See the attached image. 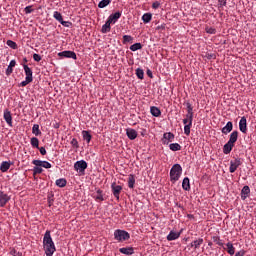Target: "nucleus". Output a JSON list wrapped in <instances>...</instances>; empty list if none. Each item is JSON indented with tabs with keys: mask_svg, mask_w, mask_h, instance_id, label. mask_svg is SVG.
Here are the masks:
<instances>
[{
	"mask_svg": "<svg viewBox=\"0 0 256 256\" xmlns=\"http://www.w3.org/2000/svg\"><path fill=\"white\" fill-rule=\"evenodd\" d=\"M44 251L46 256H53L55 253V243L53 242V238H51V231H46L43 238Z\"/></svg>",
	"mask_w": 256,
	"mask_h": 256,
	"instance_id": "obj_1",
	"label": "nucleus"
},
{
	"mask_svg": "<svg viewBox=\"0 0 256 256\" xmlns=\"http://www.w3.org/2000/svg\"><path fill=\"white\" fill-rule=\"evenodd\" d=\"M183 174V168L179 164H174L170 170V180L177 183Z\"/></svg>",
	"mask_w": 256,
	"mask_h": 256,
	"instance_id": "obj_2",
	"label": "nucleus"
},
{
	"mask_svg": "<svg viewBox=\"0 0 256 256\" xmlns=\"http://www.w3.org/2000/svg\"><path fill=\"white\" fill-rule=\"evenodd\" d=\"M114 239L119 241V243H123V241H128V239H131V235L125 230L118 229L114 231Z\"/></svg>",
	"mask_w": 256,
	"mask_h": 256,
	"instance_id": "obj_3",
	"label": "nucleus"
},
{
	"mask_svg": "<svg viewBox=\"0 0 256 256\" xmlns=\"http://www.w3.org/2000/svg\"><path fill=\"white\" fill-rule=\"evenodd\" d=\"M24 71H25V81H22L20 83L21 87H27V85H29V83H31L33 81V70H31V68H29L28 65H24Z\"/></svg>",
	"mask_w": 256,
	"mask_h": 256,
	"instance_id": "obj_4",
	"label": "nucleus"
},
{
	"mask_svg": "<svg viewBox=\"0 0 256 256\" xmlns=\"http://www.w3.org/2000/svg\"><path fill=\"white\" fill-rule=\"evenodd\" d=\"M75 171H78V173H85V169H87V162L85 160L77 161L74 164Z\"/></svg>",
	"mask_w": 256,
	"mask_h": 256,
	"instance_id": "obj_5",
	"label": "nucleus"
},
{
	"mask_svg": "<svg viewBox=\"0 0 256 256\" xmlns=\"http://www.w3.org/2000/svg\"><path fill=\"white\" fill-rule=\"evenodd\" d=\"M175 141V134L171 132H166L163 134L162 143L163 145H169V143H173Z\"/></svg>",
	"mask_w": 256,
	"mask_h": 256,
	"instance_id": "obj_6",
	"label": "nucleus"
},
{
	"mask_svg": "<svg viewBox=\"0 0 256 256\" xmlns=\"http://www.w3.org/2000/svg\"><path fill=\"white\" fill-rule=\"evenodd\" d=\"M59 57H65L66 59L77 60V54L74 51H62L58 53Z\"/></svg>",
	"mask_w": 256,
	"mask_h": 256,
	"instance_id": "obj_7",
	"label": "nucleus"
},
{
	"mask_svg": "<svg viewBox=\"0 0 256 256\" xmlns=\"http://www.w3.org/2000/svg\"><path fill=\"white\" fill-rule=\"evenodd\" d=\"M241 165V159L237 158L235 160L230 161V173H235L237 171V168Z\"/></svg>",
	"mask_w": 256,
	"mask_h": 256,
	"instance_id": "obj_8",
	"label": "nucleus"
},
{
	"mask_svg": "<svg viewBox=\"0 0 256 256\" xmlns=\"http://www.w3.org/2000/svg\"><path fill=\"white\" fill-rule=\"evenodd\" d=\"M33 165H36V167H44V169H51V163L48 161H41V160H33Z\"/></svg>",
	"mask_w": 256,
	"mask_h": 256,
	"instance_id": "obj_9",
	"label": "nucleus"
},
{
	"mask_svg": "<svg viewBox=\"0 0 256 256\" xmlns=\"http://www.w3.org/2000/svg\"><path fill=\"white\" fill-rule=\"evenodd\" d=\"M10 200L11 197H9V195L5 194L3 191H0V207H5Z\"/></svg>",
	"mask_w": 256,
	"mask_h": 256,
	"instance_id": "obj_10",
	"label": "nucleus"
},
{
	"mask_svg": "<svg viewBox=\"0 0 256 256\" xmlns=\"http://www.w3.org/2000/svg\"><path fill=\"white\" fill-rule=\"evenodd\" d=\"M10 200L11 197H9V195L5 194L3 191H0V207H5Z\"/></svg>",
	"mask_w": 256,
	"mask_h": 256,
	"instance_id": "obj_11",
	"label": "nucleus"
},
{
	"mask_svg": "<svg viewBox=\"0 0 256 256\" xmlns=\"http://www.w3.org/2000/svg\"><path fill=\"white\" fill-rule=\"evenodd\" d=\"M10 200L11 197H9V195L5 194L3 191H0V207H5Z\"/></svg>",
	"mask_w": 256,
	"mask_h": 256,
	"instance_id": "obj_12",
	"label": "nucleus"
},
{
	"mask_svg": "<svg viewBox=\"0 0 256 256\" xmlns=\"http://www.w3.org/2000/svg\"><path fill=\"white\" fill-rule=\"evenodd\" d=\"M111 187H112L114 197L119 200V195H120L121 191L123 190V187H121L120 185H117L115 183H113L111 185Z\"/></svg>",
	"mask_w": 256,
	"mask_h": 256,
	"instance_id": "obj_13",
	"label": "nucleus"
},
{
	"mask_svg": "<svg viewBox=\"0 0 256 256\" xmlns=\"http://www.w3.org/2000/svg\"><path fill=\"white\" fill-rule=\"evenodd\" d=\"M239 129L241 133H247V118L243 116L239 121Z\"/></svg>",
	"mask_w": 256,
	"mask_h": 256,
	"instance_id": "obj_14",
	"label": "nucleus"
},
{
	"mask_svg": "<svg viewBox=\"0 0 256 256\" xmlns=\"http://www.w3.org/2000/svg\"><path fill=\"white\" fill-rule=\"evenodd\" d=\"M4 119L9 127H13V117L11 116V112L9 110L4 111Z\"/></svg>",
	"mask_w": 256,
	"mask_h": 256,
	"instance_id": "obj_15",
	"label": "nucleus"
},
{
	"mask_svg": "<svg viewBox=\"0 0 256 256\" xmlns=\"http://www.w3.org/2000/svg\"><path fill=\"white\" fill-rule=\"evenodd\" d=\"M126 135H127L128 139L133 141V140L137 139V130H135L133 128H128V129H126Z\"/></svg>",
	"mask_w": 256,
	"mask_h": 256,
	"instance_id": "obj_16",
	"label": "nucleus"
},
{
	"mask_svg": "<svg viewBox=\"0 0 256 256\" xmlns=\"http://www.w3.org/2000/svg\"><path fill=\"white\" fill-rule=\"evenodd\" d=\"M233 131V122L229 121L227 124L222 128V133L224 135H229Z\"/></svg>",
	"mask_w": 256,
	"mask_h": 256,
	"instance_id": "obj_17",
	"label": "nucleus"
},
{
	"mask_svg": "<svg viewBox=\"0 0 256 256\" xmlns=\"http://www.w3.org/2000/svg\"><path fill=\"white\" fill-rule=\"evenodd\" d=\"M250 193H251V189L249 188V186H244L241 190L242 201H245V199H247V197H249Z\"/></svg>",
	"mask_w": 256,
	"mask_h": 256,
	"instance_id": "obj_18",
	"label": "nucleus"
},
{
	"mask_svg": "<svg viewBox=\"0 0 256 256\" xmlns=\"http://www.w3.org/2000/svg\"><path fill=\"white\" fill-rule=\"evenodd\" d=\"M233 147H235V144H232L230 142H227L223 147V153L224 155H229L231 151H233Z\"/></svg>",
	"mask_w": 256,
	"mask_h": 256,
	"instance_id": "obj_19",
	"label": "nucleus"
},
{
	"mask_svg": "<svg viewBox=\"0 0 256 256\" xmlns=\"http://www.w3.org/2000/svg\"><path fill=\"white\" fill-rule=\"evenodd\" d=\"M181 237V233L170 231V233L167 236V241H175L176 239H179Z\"/></svg>",
	"mask_w": 256,
	"mask_h": 256,
	"instance_id": "obj_20",
	"label": "nucleus"
},
{
	"mask_svg": "<svg viewBox=\"0 0 256 256\" xmlns=\"http://www.w3.org/2000/svg\"><path fill=\"white\" fill-rule=\"evenodd\" d=\"M237 139H239V132L233 131L230 134V138H229L228 143H232V145H235V143H237Z\"/></svg>",
	"mask_w": 256,
	"mask_h": 256,
	"instance_id": "obj_21",
	"label": "nucleus"
},
{
	"mask_svg": "<svg viewBox=\"0 0 256 256\" xmlns=\"http://www.w3.org/2000/svg\"><path fill=\"white\" fill-rule=\"evenodd\" d=\"M182 188L184 191H190L191 190V182L189 181V177H185L182 181Z\"/></svg>",
	"mask_w": 256,
	"mask_h": 256,
	"instance_id": "obj_22",
	"label": "nucleus"
},
{
	"mask_svg": "<svg viewBox=\"0 0 256 256\" xmlns=\"http://www.w3.org/2000/svg\"><path fill=\"white\" fill-rule=\"evenodd\" d=\"M203 245V238H199L191 242L190 247H194V249H199Z\"/></svg>",
	"mask_w": 256,
	"mask_h": 256,
	"instance_id": "obj_23",
	"label": "nucleus"
},
{
	"mask_svg": "<svg viewBox=\"0 0 256 256\" xmlns=\"http://www.w3.org/2000/svg\"><path fill=\"white\" fill-rule=\"evenodd\" d=\"M150 113L153 115V117H160L161 116V110L158 107L152 106L150 108Z\"/></svg>",
	"mask_w": 256,
	"mask_h": 256,
	"instance_id": "obj_24",
	"label": "nucleus"
},
{
	"mask_svg": "<svg viewBox=\"0 0 256 256\" xmlns=\"http://www.w3.org/2000/svg\"><path fill=\"white\" fill-rule=\"evenodd\" d=\"M119 251L123 255H133V253H134L133 247L120 248Z\"/></svg>",
	"mask_w": 256,
	"mask_h": 256,
	"instance_id": "obj_25",
	"label": "nucleus"
},
{
	"mask_svg": "<svg viewBox=\"0 0 256 256\" xmlns=\"http://www.w3.org/2000/svg\"><path fill=\"white\" fill-rule=\"evenodd\" d=\"M11 167V163L4 161L1 163L0 170L2 173H6V171H9V168Z\"/></svg>",
	"mask_w": 256,
	"mask_h": 256,
	"instance_id": "obj_26",
	"label": "nucleus"
},
{
	"mask_svg": "<svg viewBox=\"0 0 256 256\" xmlns=\"http://www.w3.org/2000/svg\"><path fill=\"white\" fill-rule=\"evenodd\" d=\"M82 137L84 141H87V143H91L92 136H91V133H89V131L87 130L82 131Z\"/></svg>",
	"mask_w": 256,
	"mask_h": 256,
	"instance_id": "obj_27",
	"label": "nucleus"
},
{
	"mask_svg": "<svg viewBox=\"0 0 256 256\" xmlns=\"http://www.w3.org/2000/svg\"><path fill=\"white\" fill-rule=\"evenodd\" d=\"M151 19H153V14L151 13H145L142 16L143 23H151Z\"/></svg>",
	"mask_w": 256,
	"mask_h": 256,
	"instance_id": "obj_28",
	"label": "nucleus"
},
{
	"mask_svg": "<svg viewBox=\"0 0 256 256\" xmlns=\"http://www.w3.org/2000/svg\"><path fill=\"white\" fill-rule=\"evenodd\" d=\"M32 133L33 135H35L36 137H39V135H41V130H39V124H34L32 127Z\"/></svg>",
	"mask_w": 256,
	"mask_h": 256,
	"instance_id": "obj_29",
	"label": "nucleus"
},
{
	"mask_svg": "<svg viewBox=\"0 0 256 256\" xmlns=\"http://www.w3.org/2000/svg\"><path fill=\"white\" fill-rule=\"evenodd\" d=\"M191 127H193V122H189L184 126L185 135H191Z\"/></svg>",
	"mask_w": 256,
	"mask_h": 256,
	"instance_id": "obj_30",
	"label": "nucleus"
},
{
	"mask_svg": "<svg viewBox=\"0 0 256 256\" xmlns=\"http://www.w3.org/2000/svg\"><path fill=\"white\" fill-rule=\"evenodd\" d=\"M170 151H181V145L179 143H172L169 145Z\"/></svg>",
	"mask_w": 256,
	"mask_h": 256,
	"instance_id": "obj_31",
	"label": "nucleus"
},
{
	"mask_svg": "<svg viewBox=\"0 0 256 256\" xmlns=\"http://www.w3.org/2000/svg\"><path fill=\"white\" fill-rule=\"evenodd\" d=\"M128 187L130 189H133V187H135V176L130 175L128 178Z\"/></svg>",
	"mask_w": 256,
	"mask_h": 256,
	"instance_id": "obj_32",
	"label": "nucleus"
},
{
	"mask_svg": "<svg viewBox=\"0 0 256 256\" xmlns=\"http://www.w3.org/2000/svg\"><path fill=\"white\" fill-rule=\"evenodd\" d=\"M226 247L228 249L229 255H235V247H233V244L231 242H228L226 244Z\"/></svg>",
	"mask_w": 256,
	"mask_h": 256,
	"instance_id": "obj_33",
	"label": "nucleus"
},
{
	"mask_svg": "<svg viewBox=\"0 0 256 256\" xmlns=\"http://www.w3.org/2000/svg\"><path fill=\"white\" fill-rule=\"evenodd\" d=\"M111 3V0H102L99 2L98 7L99 9H105V7H107V5H109Z\"/></svg>",
	"mask_w": 256,
	"mask_h": 256,
	"instance_id": "obj_34",
	"label": "nucleus"
},
{
	"mask_svg": "<svg viewBox=\"0 0 256 256\" xmlns=\"http://www.w3.org/2000/svg\"><path fill=\"white\" fill-rule=\"evenodd\" d=\"M136 77H138V79H144L145 72L143 71V69L141 68L136 69Z\"/></svg>",
	"mask_w": 256,
	"mask_h": 256,
	"instance_id": "obj_35",
	"label": "nucleus"
},
{
	"mask_svg": "<svg viewBox=\"0 0 256 256\" xmlns=\"http://www.w3.org/2000/svg\"><path fill=\"white\" fill-rule=\"evenodd\" d=\"M30 143H31L32 147L39 149V139L37 137L31 138Z\"/></svg>",
	"mask_w": 256,
	"mask_h": 256,
	"instance_id": "obj_36",
	"label": "nucleus"
},
{
	"mask_svg": "<svg viewBox=\"0 0 256 256\" xmlns=\"http://www.w3.org/2000/svg\"><path fill=\"white\" fill-rule=\"evenodd\" d=\"M56 185L57 187H65L67 185V180H65L64 178H60L56 180Z\"/></svg>",
	"mask_w": 256,
	"mask_h": 256,
	"instance_id": "obj_37",
	"label": "nucleus"
},
{
	"mask_svg": "<svg viewBox=\"0 0 256 256\" xmlns=\"http://www.w3.org/2000/svg\"><path fill=\"white\" fill-rule=\"evenodd\" d=\"M53 17L56 19V21H59V23L63 21V15H61V13L58 11L54 12Z\"/></svg>",
	"mask_w": 256,
	"mask_h": 256,
	"instance_id": "obj_38",
	"label": "nucleus"
},
{
	"mask_svg": "<svg viewBox=\"0 0 256 256\" xmlns=\"http://www.w3.org/2000/svg\"><path fill=\"white\" fill-rule=\"evenodd\" d=\"M142 48L143 46L141 45V43H135L130 46V51H139V49H142Z\"/></svg>",
	"mask_w": 256,
	"mask_h": 256,
	"instance_id": "obj_39",
	"label": "nucleus"
},
{
	"mask_svg": "<svg viewBox=\"0 0 256 256\" xmlns=\"http://www.w3.org/2000/svg\"><path fill=\"white\" fill-rule=\"evenodd\" d=\"M42 166H37L35 165L33 168V173L34 175H41V173H43V168H41Z\"/></svg>",
	"mask_w": 256,
	"mask_h": 256,
	"instance_id": "obj_40",
	"label": "nucleus"
},
{
	"mask_svg": "<svg viewBox=\"0 0 256 256\" xmlns=\"http://www.w3.org/2000/svg\"><path fill=\"white\" fill-rule=\"evenodd\" d=\"M110 17L112 18V21H114V23H117V20L121 19V12L111 14Z\"/></svg>",
	"mask_w": 256,
	"mask_h": 256,
	"instance_id": "obj_41",
	"label": "nucleus"
},
{
	"mask_svg": "<svg viewBox=\"0 0 256 256\" xmlns=\"http://www.w3.org/2000/svg\"><path fill=\"white\" fill-rule=\"evenodd\" d=\"M109 31H111V25L107 24V22L102 26V33H109Z\"/></svg>",
	"mask_w": 256,
	"mask_h": 256,
	"instance_id": "obj_42",
	"label": "nucleus"
},
{
	"mask_svg": "<svg viewBox=\"0 0 256 256\" xmlns=\"http://www.w3.org/2000/svg\"><path fill=\"white\" fill-rule=\"evenodd\" d=\"M206 33L209 35H215L217 33V30L213 27H206L205 28Z\"/></svg>",
	"mask_w": 256,
	"mask_h": 256,
	"instance_id": "obj_43",
	"label": "nucleus"
},
{
	"mask_svg": "<svg viewBox=\"0 0 256 256\" xmlns=\"http://www.w3.org/2000/svg\"><path fill=\"white\" fill-rule=\"evenodd\" d=\"M123 43H133V37L130 35H124L123 36Z\"/></svg>",
	"mask_w": 256,
	"mask_h": 256,
	"instance_id": "obj_44",
	"label": "nucleus"
},
{
	"mask_svg": "<svg viewBox=\"0 0 256 256\" xmlns=\"http://www.w3.org/2000/svg\"><path fill=\"white\" fill-rule=\"evenodd\" d=\"M6 45H8V47L11 49H17V43H15L13 40H7Z\"/></svg>",
	"mask_w": 256,
	"mask_h": 256,
	"instance_id": "obj_45",
	"label": "nucleus"
},
{
	"mask_svg": "<svg viewBox=\"0 0 256 256\" xmlns=\"http://www.w3.org/2000/svg\"><path fill=\"white\" fill-rule=\"evenodd\" d=\"M98 195L96 196L97 201H105V198H103V194H101V190L97 191Z\"/></svg>",
	"mask_w": 256,
	"mask_h": 256,
	"instance_id": "obj_46",
	"label": "nucleus"
},
{
	"mask_svg": "<svg viewBox=\"0 0 256 256\" xmlns=\"http://www.w3.org/2000/svg\"><path fill=\"white\" fill-rule=\"evenodd\" d=\"M186 107H187V113H193V106L191 103L186 102Z\"/></svg>",
	"mask_w": 256,
	"mask_h": 256,
	"instance_id": "obj_47",
	"label": "nucleus"
},
{
	"mask_svg": "<svg viewBox=\"0 0 256 256\" xmlns=\"http://www.w3.org/2000/svg\"><path fill=\"white\" fill-rule=\"evenodd\" d=\"M15 65H17V62L15 60H11L9 66L7 68V71H9V69H13V67H15Z\"/></svg>",
	"mask_w": 256,
	"mask_h": 256,
	"instance_id": "obj_48",
	"label": "nucleus"
},
{
	"mask_svg": "<svg viewBox=\"0 0 256 256\" xmlns=\"http://www.w3.org/2000/svg\"><path fill=\"white\" fill-rule=\"evenodd\" d=\"M186 119L189 120V123H193V113L187 112Z\"/></svg>",
	"mask_w": 256,
	"mask_h": 256,
	"instance_id": "obj_49",
	"label": "nucleus"
},
{
	"mask_svg": "<svg viewBox=\"0 0 256 256\" xmlns=\"http://www.w3.org/2000/svg\"><path fill=\"white\" fill-rule=\"evenodd\" d=\"M24 11L27 15H29V13H33L32 6H26Z\"/></svg>",
	"mask_w": 256,
	"mask_h": 256,
	"instance_id": "obj_50",
	"label": "nucleus"
},
{
	"mask_svg": "<svg viewBox=\"0 0 256 256\" xmlns=\"http://www.w3.org/2000/svg\"><path fill=\"white\" fill-rule=\"evenodd\" d=\"M219 7H225L227 5V0H218Z\"/></svg>",
	"mask_w": 256,
	"mask_h": 256,
	"instance_id": "obj_51",
	"label": "nucleus"
},
{
	"mask_svg": "<svg viewBox=\"0 0 256 256\" xmlns=\"http://www.w3.org/2000/svg\"><path fill=\"white\" fill-rule=\"evenodd\" d=\"M60 23H61V25H63V27H69L71 25V22L64 21L63 19H62V21Z\"/></svg>",
	"mask_w": 256,
	"mask_h": 256,
	"instance_id": "obj_52",
	"label": "nucleus"
},
{
	"mask_svg": "<svg viewBox=\"0 0 256 256\" xmlns=\"http://www.w3.org/2000/svg\"><path fill=\"white\" fill-rule=\"evenodd\" d=\"M33 59H34V61H37V63H39V61H41V55H39V54H34V55H33Z\"/></svg>",
	"mask_w": 256,
	"mask_h": 256,
	"instance_id": "obj_53",
	"label": "nucleus"
},
{
	"mask_svg": "<svg viewBox=\"0 0 256 256\" xmlns=\"http://www.w3.org/2000/svg\"><path fill=\"white\" fill-rule=\"evenodd\" d=\"M71 145H73V147H79V142L75 138H73L71 140Z\"/></svg>",
	"mask_w": 256,
	"mask_h": 256,
	"instance_id": "obj_54",
	"label": "nucleus"
},
{
	"mask_svg": "<svg viewBox=\"0 0 256 256\" xmlns=\"http://www.w3.org/2000/svg\"><path fill=\"white\" fill-rule=\"evenodd\" d=\"M11 255H13V256H23V253L17 252V250H12Z\"/></svg>",
	"mask_w": 256,
	"mask_h": 256,
	"instance_id": "obj_55",
	"label": "nucleus"
},
{
	"mask_svg": "<svg viewBox=\"0 0 256 256\" xmlns=\"http://www.w3.org/2000/svg\"><path fill=\"white\" fill-rule=\"evenodd\" d=\"M160 6H161V3L157 2V1L152 4L153 9H159Z\"/></svg>",
	"mask_w": 256,
	"mask_h": 256,
	"instance_id": "obj_56",
	"label": "nucleus"
},
{
	"mask_svg": "<svg viewBox=\"0 0 256 256\" xmlns=\"http://www.w3.org/2000/svg\"><path fill=\"white\" fill-rule=\"evenodd\" d=\"M38 149H39L41 155H47V150L45 149V147H40Z\"/></svg>",
	"mask_w": 256,
	"mask_h": 256,
	"instance_id": "obj_57",
	"label": "nucleus"
},
{
	"mask_svg": "<svg viewBox=\"0 0 256 256\" xmlns=\"http://www.w3.org/2000/svg\"><path fill=\"white\" fill-rule=\"evenodd\" d=\"M163 30H165V24H161L156 27V31H163Z\"/></svg>",
	"mask_w": 256,
	"mask_h": 256,
	"instance_id": "obj_58",
	"label": "nucleus"
},
{
	"mask_svg": "<svg viewBox=\"0 0 256 256\" xmlns=\"http://www.w3.org/2000/svg\"><path fill=\"white\" fill-rule=\"evenodd\" d=\"M108 25H111V23H115L113 18L111 16L108 17V20L106 21Z\"/></svg>",
	"mask_w": 256,
	"mask_h": 256,
	"instance_id": "obj_59",
	"label": "nucleus"
},
{
	"mask_svg": "<svg viewBox=\"0 0 256 256\" xmlns=\"http://www.w3.org/2000/svg\"><path fill=\"white\" fill-rule=\"evenodd\" d=\"M215 243L220 247H223V242L220 239L215 240Z\"/></svg>",
	"mask_w": 256,
	"mask_h": 256,
	"instance_id": "obj_60",
	"label": "nucleus"
},
{
	"mask_svg": "<svg viewBox=\"0 0 256 256\" xmlns=\"http://www.w3.org/2000/svg\"><path fill=\"white\" fill-rule=\"evenodd\" d=\"M147 75H148V77L153 79V72H151V70H147Z\"/></svg>",
	"mask_w": 256,
	"mask_h": 256,
	"instance_id": "obj_61",
	"label": "nucleus"
},
{
	"mask_svg": "<svg viewBox=\"0 0 256 256\" xmlns=\"http://www.w3.org/2000/svg\"><path fill=\"white\" fill-rule=\"evenodd\" d=\"M183 124H184V125H189V119L184 118V119H183Z\"/></svg>",
	"mask_w": 256,
	"mask_h": 256,
	"instance_id": "obj_62",
	"label": "nucleus"
},
{
	"mask_svg": "<svg viewBox=\"0 0 256 256\" xmlns=\"http://www.w3.org/2000/svg\"><path fill=\"white\" fill-rule=\"evenodd\" d=\"M7 73H13V68H9V71Z\"/></svg>",
	"mask_w": 256,
	"mask_h": 256,
	"instance_id": "obj_63",
	"label": "nucleus"
}]
</instances>
